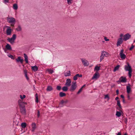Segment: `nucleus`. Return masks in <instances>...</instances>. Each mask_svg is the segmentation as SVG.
Masks as SVG:
<instances>
[{
	"mask_svg": "<svg viewBox=\"0 0 135 135\" xmlns=\"http://www.w3.org/2000/svg\"><path fill=\"white\" fill-rule=\"evenodd\" d=\"M127 65H125L124 66V69L126 71H128V76L129 78H131L132 72L131 67L128 62L127 63Z\"/></svg>",
	"mask_w": 135,
	"mask_h": 135,
	"instance_id": "f257e3e1",
	"label": "nucleus"
},
{
	"mask_svg": "<svg viewBox=\"0 0 135 135\" xmlns=\"http://www.w3.org/2000/svg\"><path fill=\"white\" fill-rule=\"evenodd\" d=\"M7 20L8 22L11 23V25L13 26L15 22V19L13 17H7Z\"/></svg>",
	"mask_w": 135,
	"mask_h": 135,
	"instance_id": "f03ea898",
	"label": "nucleus"
},
{
	"mask_svg": "<svg viewBox=\"0 0 135 135\" xmlns=\"http://www.w3.org/2000/svg\"><path fill=\"white\" fill-rule=\"evenodd\" d=\"M77 86L76 81H73L70 90L72 92L74 91L76 88Z\"/></svg>",
	"mask_w": 135,
	"mask_h": 135,
	"instance_id": "7ed1b4c3",
	"label": "nucleus"
},
{
	"mask_svg": "<svg viewBox=\"0 0 135 135\" xmlns=\"http://www.w3.org/2000/svg\"><path fill=\"white\" fill-rule=\"evenodd\" d=\"M16 38V35L14 34H13L12 37L11 38H8L7 39V40L11 44H13L15 42V40Z\"/></svg>",
	"mask_w": 135,
	"mask_h": 135,
	"instance_id": "20e7f679",
	"label": "nucleus"
},
{
	"mask_svg": "<svg viewBox=\"0 0 135 135\" xmlns=\"http://www.w3.org/2000/svg\"><path fill=\"white\" fill-rule=\"evenodd\" d=\"M131 35L128 33H127L123 36V40L126 41L128 40L131 37Z\"/></svg>",
	"mask_w": 135,
	"mask_h": 135,
	"instance_id": "39448f33",
	"label": "nucleus"
},
{
	"mask_svg": "<svg viewBox=\"0 0 135 135\" xmlns=\"http://www.w3.org/2000/svg\"><path fill=\"white\" fill-rule=\"evenodd\" d=\"M123 50L122 49L121 50L120 53V58L122 60L125 59L126 57V55L123 53Z\"/></svg>",
	"mask_w": 135,
	"mask_h": 135,
	"instance_id": "423d86ee",
	"label": "nucleus"
},
{
	"mask_svg": "<svg viewBox=\"0 0 135 135\" xmlns=\"http://www.w3.org/2000/svg\"><path fill=\"white\" fill-rule=\"evenodd\" d=\"M81 60L84 66H88L89 65V62L87 60L83 59H81Z\"/></svg>",
	"mask_w": 135,
	"mask_h": 135,
	"instance_id": "0eeeda50",
	"label": "nucleus"
},
{
	"mask_svg": "<svg viewBox=\"0 0 135 135\" xmlns=\"http://www.w3.org/2000/svg\"><path fill=\"white\" fill-rule=\"evenodd\" d=\"M20 112L21 113L24 115L26 114V109L25 107H22L20 109Z\"/></svg>",
	"mask_w": 135,
	"mask_h": 135,
	"instance_id": "6e6552de",
	"label": "nucleus"
},
{
	"mask_svg": "<svg viewBox=\"0 0 135 135\" xmlns=\"http://www.w3.org/2000/svg\"><path fill=\"white\" fill-rule=\"evenodd\" d=\"M123 42L122 38V37H120L119 38L117 42V46H119L121 44H122Z\"/></svg>",
	"mask_w": 135,
	"mask_h": 135,
	"instance_id": "1a4fd4ad",
	"label": "nucleus"
},
{
	"mask_svg": "<svg viewBox=\"0 0 135 135\" xmlns=\"http://www.w3.org/2000/svg\"><path fill=\"white\" fill-rule=\"evenodd\" d=\"M71 81L70 79H68L66 80L65 85L67 86H69L71 85Z\"/></svg>",
	"mask_w": 135,
	"mask_h": 135,
	"instance_id": "9d476101",
	"label": "nucleus"
},
{
	"mask_svg": "<svg viewBox=\"0 0 135 135\" xmlns=\"http://www.w3.org/2000/svg\"><path fill=\"white\" fill-rule=\"evenodd\" d=\"M99 76V73L98 72H96L94 74L93 76L92 77V79H97Z\"/></svg>",
	"mask_w": 135,
	"mask_h": 135,
	"instance_id": "9b49d317",
	"label": "nucleus"
},
{
	"mask_svg": "<svg viewBox=\"0 0 135 135\" xmlns=\"http://www.w3.org/2000/svg\"><path fill=\"white\" fill-rule=\"evenodd\" d=\"M31 126H32L31 131L32 132H33L35 130L36 128V124L35 123H33L31 124Z\"/></svg>",
	"mask_w": 135,
	"mask_h": 135,
	"instance_id": "f8f14e48",
	"label": "nucleus"
},
{
	"mask_svg": "<svg viewBox=\"0 0 135 135\" xmlns=\"http://www.w3.org/2000/svg\"><path fill=\"white\" fill-rule=\"evenodd\" d=\"M117 105L119 107V108H117V109L119 110H121L122 109V107L120 104V101L119 100H117Z\"/></svg>",
	"mask_w": 135,
	"mask_h": 135,
	"instance_id": "ddd939ff",
	"label": "nucleus"
},
{
	"mask_svg": "<svg viewBox=\"0 0 135 135\" xmlns=\"http://www.w3.org/2000/svg\"><path fill=\"white\" fill-rule=\"evenodd\" d=\"M82 75L81 74H77L74 76L73 77V79L74 80H77L78 79V77H82Z\"/></svg>",
	"mask_w": 135,
	"mask_h": 135,
	"instance_id": "4468645a",
	"label": "nucleus"
},
{
	"mask_svg": "<svg viewBox=\"0 0 135 135\" xmlns=\"http://www.w3.org/2000/svg\"><path fill=\"white\" fill-rule=\"evenodd\" d=\"M16 60L17 62H20L21 64L22 63L23 61V60L21 59L20 56L18 57L16 59Z\"/></svg>",
	"mask_w": 135,
	"mask_h": 135,
	"instance_id": "2eb2a0df",
	"label": "nucleus"
},
{
	"mask_svg": "<svg viewBox=\"0 0 135 135\" xmlns=\"http://www.w3.org/2000/svg\"><path fill=\"white\" fill-rule=\"evenodd\" d=\"M119 111L120 112L118 111H117L116 113V115L118 117H120L122 115V114L123 113V112L122 111V110Z\"/></svg>",
	"mask_w": 135,
	"mask_h": 135,
	"instance_id": "dca6fc26",
	"label": "nucleus"
},
{
	"mask_svg": "<svg viewBox=\"0 0 135 135\" xmlns=\"http://www.w3.org/2000/svg\"><path fill=\"white\" fill-rule=\"evenodd\" d=\"M119 79L121 82H126L127 81L126 79V77L122 76Z\"/></svg>",
	"mask_w": 135,
	"mask_h": 135,
	"instance_id": "f3484780",
	"label": "nucleus"
},
{
	"mask_svg": "<svg viewBox=\"0 0 135 135\" xmlns=\"http://www.w3.org/2000/svg\"><path fill=\"white\" fill-rule=\"evenodd\" d=\"M11 29L10 28H8L6 30V33L7 35H10L11 33Z\"/></svg>",
	"mask_w": 135,
	"mask_h": 135,
	"instance_id": "a211bd4d",
	"label": "nucleus"
},
{
	"mask_svg": "<svg viewBox=\"0 0 135 135\" xmlns=\"http://www.w3.org/2000/svg\"><path fill=\"white\" fill-rule=\"evenodd\" d=\"M68 100H66L65 101H64L63 100H62L61 101V102L60 103V105H62V106H61L62 107L63 106L62 105L64 104H66L68 103Z\"/></svg>",
	"mask_w": 135,
	"mask_h": 135,
	"instance_id": "6ab92c4d",
	"label": "nucleus"
},
{
	"mask_svg": "<svg viewBox=\"0 0 135 135\" xmlns=\"http://www.w3.org/2000/svg\"><path fill=\"white\" fill-rule=\"evenodd\" d=\"M101 53L104 56H107L109 55V54L108 52H106L104 51H102Z\"/></svg>",
	"mask_w": 135,
	"mask_h": 135,
	"instance_id": "aec40b11",
	"label": "nucleus"
},
{
	"mask_svg": "<svg viewBox=\"0 0 135 135\" xmlns=\"http://www.w3.org/2000/svg\"><path fill=\"white\" fill-rule=\"evenodd\" d=\"M127 91L128 94H129L131 91V88L129 86H127Z\"/></svg>",
	"mask_w": 135,
	"mask_h": 135,
	"instance_id": "412c9836",
	"label": "nucleus"
},
{
	"mask_svg": "<svg viewBox=\"0 0 135 135\" xmlns=\"http://www.w3.org/2000/svg\"><path fill=\"white\" fill-rule=\"evenodd\" d=\"M24 57L25 58V60L26 63H28V57L27 55L25 54H24Z\"/></svg>",
	"mask_w": 135,
	"mask_h": 135,
	"instance_id": "4be33fe9",
	"label": "nucleus"
},
{
	"mask_svg": "<svg viewBox=\"0 0 135 135\" xmlns=\"http://www.w3.org/2000/svg\"><path fill=\"white\" fill-rule=\"evenodd\" d=\"M31 69L32 70L35 71H37L38 70V68L36 65L32 66Z\"/></svg>",
	"mask_w": 135,
	"mask_h": 135,
	"instance_id": "5701e85b",
	"label": "nucleus"
},
{
	"mask_svg": "<svg viewBox=\"0 0 135 135\" xmlns=\"http://www.w3.org/2000/svg\"><path fill=\"white\" fill-rule=\"evenodd\" d=\"M6 49L8 50H12V48L11 46L8 44H7L6 46Z\"/></svg>",
	"mask_w": 135,
	"mask_h": 135,
	"instance_id": "b1692460",
	"label": "nucleus"
},
{
	"mask_svg": "<svg viewBox=\"0 0 135 135\" xmlns=\"http://www.w3.org/2000/svg\"><path fill=\"white\" fill-rule=\"evenodd\" d=\"M65 76H67L71 75L70 71H68V72H66L64 74Z\"/></svg>",
	"mask_w": 135,
	"mask_h": 135,
	"instance_id": "393cba45",
	"label": "nucleus"
},
{
	"mask_svg": "<svg viewBox=\"0 0 135 135\" xmlns=\"http://www.w3.org/2000/svg\"><path fill=\"white\" fill-rule=\"evenodd\" d=\"M66 95V94L65 93L62 92H60L59 93L60 96L61 97H64Z\"/></svg>",
	"mask_w": 135,
	"mask_h": 135,
	"instance_id": "a878e982",
	"label": "nucleus"
},
{
	"mask_svg": "<svg viewBox=\"0 0 135 135\" xmlns=\"http://www.w3.org/2000/svg\"><path fill=\"white\" fill-rule=\"evenodd\" d=\"M53 88L52 87L50 86H48L47 89V91H51L52 90Z\"/></svg>",
	"mask_w": 135,
	"mask_h": 135,
	"instance_id": "bb28decb",
	"label": "nucleus"
},
{
	"mask_svg": "<svg viewBox=\"0 0 135 135\" xmlns=\"http://www.w3.org/2000/svg\"><path fill=\"white\" fill-rule=\"evenodd\" d=\"M119 65H118L116 67H115V68L114 69L113 71L114 72H115L117 70H118L119 68Z\"/></svg>",
	"mask_w": 135,
	"mask_h": 135,
	"instance_id": "cd10ccee",
	"label": "nucleus"
},
{
	"mask_svg": "<svg viewBox=\"0 0 135 135\" xmlns=\"http://www.w3.org/2000/svg\"><path fill=\"white\" fill-rule=\"evenodd\" d=\"M46 71L51 74H52L54 72L53 70L51 69H47L46 70Z\"/></svg>",
	"mask_w": 135,
	"mask_h": 135,
	"instance_id": "c85d7f7f",
	"label": "nucleus"
},
{
	"mask_svg": "<svg viewBox=\"0 0 135 135\" xmlns=\"http://www.w3.org/2000/svg\"><path fill=\"white\" fill-rule=\"evenodd\" d=\"M62 89L64 91H66L68 90V88L66 86H65L62 87Z\"/></svg>",
	"mask_w": 135,
	"mask_h": 135,
	"instance_id": "c756f323",
	"label": "nucleus"
},
{
	"mask_svg": "<svg viewBox=\"0 0 135 135\" xmlns=\"http://www.w3.org/2000/svg\"><path fill=\"white\" fill-rule=\"evenodd\" d=\"M18 103H19V105H20V106H21V105L22 104H23V103L25 104H27L26 103V102H22L21 100H19V101H18Z\"/></svg>",
	"mask_w": 135,
	"mask_h": 135,
	"instance_id": "7c9ffc66",
	"label": "nucleus"
},
{
	"mask_svg": "<svg viewBox=\"0 0 135 135\" xmlns=\"http://www.w3.org/2000/svg\"><path fill=\"white\" fill-rule=\"evenodd\" d=\"M21 126L23 128H25L26 127V124L25 123L23 122L21 123Z\"/></svg>",
	"mask_w": 135,
	"mask_h": 135,
	"instance_id": "2f4dec72",
	"label": "nucleus"
},
{
	"mask_svg": "<svg viewBox=\"0 0 135 135\" xmlns=\"http://www.w3.org/2000/svg\"><path fill=\"white\" fill-rule=\"evenodd\" d=\"M13 9H17L18 8V6L17 4H14L13 5Z\"/></svg>",
	"mask_w": 135,
	"mask_h": 135,
	"instance_id": "473e14b6",
	"label": "nucleus"
},
{
	"mask_svg": "<svg viewBox=\"0 0 135 135\" xmlns=\"http://www.w3.org/2000/svg\"><path fill=\"white\" fill-rule=\"evenodd\" d=\"M100 67L96 66L95 67L94 70L98 71L100 69Z\"/></svg>",
	"mask_w": 135,
	"mask_h": 135,
	"instance_id": "72a5a7b5",
	"label": "nucleus"
},
{
	"mask_svg": "<svg viewBox=\"0 0 135 135\" xmlns=\"http://www.w3.org/2000/svg\"><path fill=\"white\" fill-rule=\"evenodd\" d=\"M104 56L103 54L101 53V55L100 57V61H101L102 60L104 59Z\"/></svg>",
	"mask_w": 135,
	"mask_h": 135,
	"instance_id": "f704fd0d",
	"label": "nucleus"
},
{
	"mask_svg": "<svg viewBox=\"0 0 135 135\" xmlns=\"http://www.w3.org/2000/svg\"><path fill=\"white\" fill-rule=\"evenodd\" d=\"M21 30V28L20 26H18L17 28H16V30L18 31H20Z\"/></svg>",
	"mask_w": 135,
	"mask_h": 135,
	"instance_id": "c9c22d12",
	"label": "nucleus"
},
{
	"mask_svg": "<svg viewBox=\"0 0 135 135\" xmlns=\"http://www.w3.org/2000/svg\"><path fill=\"white\" fill-rule=\"evenodd\" d=\"M67 3L68 4H70L72 3L71 2L72 0H67Z\"/></svg>",
	"mask_w": 135,
	"mask_h": 135,
	"instance_id": "e433bc0d",
	"label": "nucleus"
},
{
	"mask_svg": "<svg viewBox=\"0 0 135 135\" xmlns=\"http://www.w3.org/2000/svg\"><path fill=\"white\" fill-rule=\"evenodd\" d=\"M26 97V96L25 95H23L22 96L21 95H20V97L21 99H23L25 98Z\"/></svg>",
	"mask_w": 135,
	"mask_h": 135,
	"instance_id": "4c0bfd02",
	"label": "nucleus"
},
{
	"mask_svg": "<svg viewBox=\"0 0 135 135\" xmlns=\"http://www.w3.org/2000/svg\"><path fill=\"white\" fill-rule=\"evenodd\" d=\"M57 89L59 90H60L61 88V86H57Z\"/></svg>",
	"mask_w": 135,
	"mask_h": 135,
	"instance_id": "58836bf2",
	"label": "nucleus"
},
{
	"mask_svg": "<svg viewBox=\"0 0 135 135\" xmlns=\"http://www.w3.org/2000/svg\"><path fill=\"white\" fill-rule=\"evenodd\" d=\"M107 98L108 99V100L109 99V97L108 95V94H107L105 95V99H106V98Z\"/></svg>",
	"mask_w": 135,
	"mask_h": 135,
	"instance_id": "ea45409f",
	"label": "nucleus"
},
{
	"mask_svg": "<svg viewBox=\"0 0 135 135\" xmlns=\"http://www.w3.org/2000/svg\"><path fill=\"white\" fill-rule=\"evenodd\" d=\"M134 47V46L133 45H132L131 46V47L129 48V50H131L132 49H133Z\"/></svg>",
	"mask_w": 135,
	"mask_h": 135,
	"instance_id": "a19ab883",
	"label": "nucleus"
},
{
	"mask_svg": "<svg viewBox=\"0 0 135 135\" xmlns=\"http://www.w3.org/2000/svg\"><path fill=\"white\" fill-rule=\"evenodd\" d=\"M9 57L11 58L12 59H14L13 56L11 55H8Z\"/></svg>",
	"mask_w": 135,
	"mask_h": 135,
	"instance_id": "79ce46f5",
	"label": "nucleus"
},
{
	"mask_svg": "<svg viewBox=\"0 0 135 135\" xmlns=\"http://www.w3.org/2000/svg\"><path fill=\"white\" fill-rule=\"evenodd\" d=\"M82 91V90H81V89H80L78 91V92L77 93V94H79Z\"/></svg>",
	"mask_w": 135,
	"mask_h": 135,
	"instance_id": "37998d69",
	"label": "nucleus"
},
{
	"mask_svg": "<svg viewBox=\"0 0 135 135\" xmlns=\"http://www.w3.org/2000/svg\"><path fill=\"white\" fill-rule=\"evenodd\" d=\"M37 115L38 117V118L39 117L40 115V112L39 110H38L37 112Z\"/></svg>",
	"mask_w": 135,
	"mask_h": 135,
	"instance_id": "c03bdc74",
	"label": "nucleus"
},
{
	"mask_svg": "<svg viewBox=\"0 0 135 135\" xmlns=\"http://www.w3.org/2000/svg\"><path fill=\"white\" fill-rule=\"evenodd\" d=\"M125 122L127 124V118H125Z\"/></svg>",
	"mask_w": 135,
	"mask_h": 135,
	"instance_id": "a18cd8bd",
	"label": "nucleus"
},
{
	"mask_svg": "<svg viewBox=\"0 0 135 135\" xmlns=\"http://www.w3.org/2000/svg\"><path fill=\"white\" fill-rule=\"evenodd\" d=\"M36 98V102L37 103L38 102V96H37Z\"/></svg>",
	"mask_w": 135,
	"mask_h": 135,
	"instance_id": "49530a36",
	"label": "nucleus"
},
{
	"mask_svg": "<svg viewBox=\"0 0 135 135\" xmlns=\"http://www.w3.org/2000/svg\"><path fill=\"white\" fill-rule=\"evenodd\" d=\"M104 39L105 40V41H109V39H107V37H104Z\"/></svg>",
	"mask_w": 135,
	"mask_h": 135,
	"instance_id": "de8ad7c7",
	"label": "nucleus"
},
{
	"mask_svg": "<svg viewBox=\"0 0 135 135\" xmlns=\"http://www.w3.org/2000/svg\"><path fill=\"white\" fill-rule=\"evenodd\" d=\"M25 76H26V78L27 79V80H28V77H27V74H25Z\"/></svg>",
	"mask_w": 135,
	"mask_h": 135,
	"instance_id": "09e8293b",
	"label": "nucleus"
},
{
	"mask_svg": "<svg viewBox=\"0 0 135 135\" xmlns=\"http://www.w3.org/2000/svg\"><path fill=\"white\" fill-rule=\"evenodd\" d=\"M116 92L117 94L118 95L119 94V90L118 89H117L116 90Z\"/></svg>",
	"mask_w": 135,
	"mask_h": 135,
	"instance_id": "8fccbe9b",
	"label": "nucleus"
},
{
	"mask_svg": "<svg viewBox=\"0 0 135 135\" xmlns=\"http://www.w3.org/2000/svg\"><path fill=\"white\" fill-rule=\"evenodd\" d=\"M127 98L128 100H130V96L129 95H127Z\"/></svg>",
	"mask_w": 135,
	"mask_h": 135,
	"instance_id": "3c124183",
	"label": "nucleus"
},
{
	"mask_svg": "<svg viewBox=\"0 0 135 135\" xmlns=\"http://www.w3.org/2000/svg\"><path fill=\"white\" fill-rule=\"evenodd\" d=\"M117 82L118 83V84H119V83L121 82V81L120 80V79H119V80H118L117 81Z\"/></svg>",
	"mask_w": 135,
	"mask_h": 135,
	"instance_id": "603ef678",
	"label": "nucleus"
},
{
	"mask_svg": "<svg viewBox=\"0 0 135 135\" xmlns=\"http://www.w3.org/2000/svg\"><path fill=\"white\" fill-rule=\"evenodd\" d=\"M120 97L121 98H123V99H124V96L123 95H120Z\"/></svg>",
	"mask_w": 135,
	"mask_h": 135,
	"instance_id": "864d4df0",
	"label": "nucleus"
},
{
	"mask_svg": "<svg viewBox=\"0 0 135 135\" xmlns=\"http://www.w3.org/2000/svg\"><path fill=\"white\" fill-rule=\"evenodd\" d=\"M8 2V0H4V2L5 3Z\"/></svg>",
	"mask_w": 135,
	"mask_h": 135,
	"instance_id": "5fc2aeb1",
	"label": "nucleus"
},
{
	"mask_svg": "<svg viewBox=\"0 0 135 135\" xmlns=\"http://www.w3.org/2000/svg\"><path fill=\"white\" fill-rule=\"evenodd\" d=\"M119 99V97H117L115 98V100H118V99Z\"/></svg>",
	"mask_w": 135,
	"mask_h": 135,
	"instance_id": "6e6d98bb",
	"label": "nucleus"
},
{
	"mask_svg": "<svg viewBox=\"0 0 135 135\" xmlns=\"http://www.w3.org/2000/svg\"><path fill=\"white\" fill-rule=\"evenodd\" d=\"M24 72L25 74H27V71L26 70H24Z\"/></svg>",
	"mask_w": 135,
	"mask_h": 135,
	"instance_id": "4d7b16f0",
	"label": "nucleus"
},
{
	"mask_svg": "<svg viewBox=\"0 0 135 135\" xmlns=\"http://www.w3.org/2000/svg\"><path fill=\"white\" fill-rule=\"evenodd\" d=\"M123 36V34H121L120 35V36L121 37H122Z\"/></svg>",
	"mask_w": 135,
	"mask_h": 135,
	"instance_id": "13d9d810",
	"label": "nucleus"
},
{
	"mask_svg": "<svg viewBox=\"0 0 135 135\" xmlns=\"http://www.w3.org/2000/svg\"><path fill=\"white\" fill-rule=\"evenodd\" d=\"M117 135H121V134L120 132H118Z\"/></svg>",
	"mask_w": 135,
	"mask_h": 135,
	"instance_id": "bf43d9fd",
	"label": "nucleus"
},
{
	"mask_svg": "<svg viewBox=\"0 0 135 135\" xmlns=\"http://www.w3.org/2000/svg\"><path fill=\"white\" fill-rule=\"evenodd\" d=\"M123 102L124 103H125V101L124 99H123Z\"/></svg>",
	"mask_w": 135,
	"mask_h": 135,
	"instance_id": "052dcab7",
	"label": "nucleus"
},
{
	"mask_svg": "<svg viewBox=\"0 0 135 135\" xmlns=\"http://www.w3.org/2000/svg\"><path fill=\"white\" fill-rule=\"evenodd\" d=\"M35 96H36V97H37V96H38V95H37V93H36V94H35Z\"/></svg>",
	"mask_w": 135,
	"mask_h": 135,
	"instance_id": "680f3d73",
	"label": "nucleus"
},
{
	"mask_svg": "<svg viewBox=\"0 0 135 135\" xmlns=\"http://www.w3.org/2000/svg\"><path fill=\"white\" fill-rule=\"evenodd\" d=\"M85 85H84L82 86V87L83 88L84 87H85Z\"/></svg>",
	"mask_w": 135,
	"mask_h": 135,
	"instance_id": "e2e57ef3",
	"label": "nucleus"
},
{
	"mask_svg": "<svg viewBox=\"0 0 135 135\" xmlns=\"http://www.w3.org/2000/svg\"><path fill=\"white\" fill-rule=\"evenodd\" d=\"M124 135H128L127 133H125Z\"/></svg>",
	"mask_w": 135,
	"mask_h": 135,
	"instance_id": "0e129e2a",
	"label": "nucleus"
},
{
	"mask_svg": "<svg viewBox=\"0 0 135 135\" xmlns=\"http://www.w3.org/2000/svg\"><path fill=\"white\" fill-rule=\"evenodd\" d=\"M83 88L82 87L80 89H81V90H82V89H83Z\"/></svg>",
	"mask_w": 135,
	"mask_h": 135,
	"instance_id": "69168bd1",
	"label": "nucleus"
}]
</instances>
